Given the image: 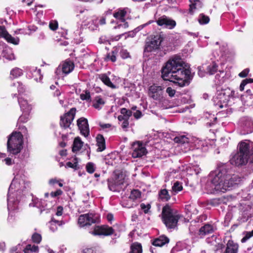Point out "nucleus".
Instances as JSON below:
<instances>
[{
	"mask_svg": "<svg viewBox=\"0 0 253 253\" xmlns=\"http://www.w3.org/2000/svg\"><path fill=\"white\" fill-rule=\"evenodd\" d=\"M130 12V9L127 7L123 9H119L113 14L114 17L120 20L122 22H125V18L127 13Z\"/></svg>",
	"mask_w": 253,
	"mask_h": 253,
	"instance_id": "21",
	"label": "nucleus"
},
{
	"mask_svg": "<svg viewBox=\"0 0 253 253\" xmlns=\"http://www.w3.org/2000/svg\"><path fill=\"white\" fill-rule=\"evenodd\" d=\"M97 221V216L92 213L81 214L78 219V223L81 227H87Z\"/></svg>",
	"mask_w": 253,
	"mask_h": 253,
	"instance_id": "9",
	"label": "nucleus"
},
{
	"mask_svg": "<svg viewBox=\"0 0 253 253\" xmlns=\"http://www.w3.org/2000/svg\"><path fill=\"white\" fill-rule=\"evenodd\" d=\"M38 251V247L35 245H28L24 250V253H30V252H36Z\"/></svg>",
	"mask_w": 253,
	"mask_h": 253,
	"instance_id": "43",
	"label": "nucleus"
},
{
	"mask_svg": "<svg viewBox=\"0 0 253 253\" xmlns=\"http://www.w3.org/2000/svg\"><path fill=\"white\" fill-rule=\"evenodd\" d=\"M0 37L4 38L8 42L15 45L18 44L19 42V39L12 37L4 26H0Z\"/></svg>",
	"mask_w": 253,
	"mask_h": 253,
	"instance_id": "15",
	"label": "nucleus"
},
{
	"mask_svg": "<svg viewBox=\"0 0 253 253\" xmlns=\"http://www.w3.org/2000/svg\"><path fill=\"white\" fill-rule=\"evenodd\" d=\"M124 182L123 174L116 175L114 178L108 180V186L110 190L119 191L122 189V185Z\"/></svg>",
	"mask_w": 253,
	"mask_h": 253,
	"instance_id": "10",
	"label": "nucleus"
},
{
	"mask_svg": "<svg viewBox=\"0 0 253 253\" xmlns=\"http://www.w3.org/2000/svg\"><path fill=\"white\" fill-rule=\"evenodd\" d=\"M18 102L21 109L24 112L28 113L32 109V106L29 104L27 100L22 97L18 98Z\"/></svg>",
	"mask_w": 253,
	"mask_h": 253,
	"instance_id": "23",
	"label": "nucleus"
},
{
	"mask_svg": "<svg viewBox=\"0 0 253 253\" xmlns=\"http://www.w3.org/2000/svg\"><path fill=\"white\" fill-rule=\"evenodd\" d=\"M141 208L144 211L145 213H147L150 208V205H145L144 204L142 203L140 205Z\"/></svg>",
	"mask_w": 253,
	"mask_h": 253,
	"instance_id": "55",
	"label": "nucleus"
},
{
	"mask_svg": "<svg viewBox=\"0 0 253 253\" xmlns=\"http://www.w3.org/2000/svg\"><path fill=\"white\" fill-rule=\"evenodd\" d=\"M249 72V70L248 69H246L239 73V76L240 77L244 78L246 77Z\"/></svg>",
	"mask_w": 253,
	"mask_h": 253,
	"instance_id": "56",
	"label": "nucleus"
},
{
	"mask_svg": "<svg viewBox=\"0 0 253 253\" xmlns=\"http://www.w3.org/2000/svg\"><path fill=\"white\" fill-rule=\"evenodd\" d=\"M182 186L181 183L178 181L175 182L172 187V192L173 194H176L178 192H179L182 190Z\"/></svg>",
	"mask_w": 253,
	"mask_h": 253,
	"instance_id": "41",
	"label": "nucleus"
},
{
	"mask_svg": "<svg viewBox=\"0 0 253 253\" xmlns=\"http://www.w3.org/2000/svg\"><path fill=\"white\" fill-rule=\"evenodd\" d=\"M219 241L220 239L215 235H213L211 238L207 239V243L212 245L215 251L220 250L223 247V245L220 243Z\"/></svg>",
	"mask_w": 253,
	"mask_h": 253,
	"instance_id": "19",
	"label": "nucleus"
},
{
	"mask_svg": "<svg viewBox=\"0 0 253 253\" xmlns=\"http://www.w3.org/2000/svg\"><path fill=\"white\" fill-rule=\"evenodd\" d=\"M114 232V230L111 227L107 225H102L101 226L95 225L93 230L89 231V233L93 235H104L109 236L112 235Z\"/></svg>",
	"mask_w": 253,
	"mask_h": 253,
	"instance_id": "11",
	"label": "nucleus"
},
{
	"mask_svg": "<svg viewBox=\"0 0 253 253\" xmlns=\"http://www.w3.org/2000/svg\"><path fill=\"white\" fill-rule=\"evenodd\" d=\"M166 92L171 97L174 96L175 93V90L172 89L171 87H168L166 89Z\"/></svg>",
	"mask_w": 253,
	"mask_h": 253,
	"instance_id": "50",
	"label": "nucleus"
},
{
	"mask_svg": "<svg viewBox=\"0 0 253 253\" xmlns=\"http://www.w3.org/2000/svg\"><path fill=\"white\" fill-rule=\"evenodd\" d=\"M162 215L163 221L168 229L175 228L181 217L176 210L171 209L169 205L163 207Z\"/></svg>",
	"mask_w": 253,
	"mask_h": 253,
	"instance_id": "5",
	"label": "nucleus"
},
{
	"mask_svg": "<svg viewBox=\"0 0 253 253\" xmlns=\"http://www.w3.org/2000/svg\"><path fill=\"white\" fill-rule=\"evenodd\" d=\"M83 144V142L82 141L80 137H78L75 138L72 147L73 152H76L79 151L82 147Z\"/></svg>",
	"mask_w": 253,
	"mask_h": 253,
	"instance_id": "31",
	"label": "nucleus"
},
{
	"mask_svg": "<svg viewBox=\"0 0 253 253\" xmlns=\"http://www.w3.org/2000/svg\"><path fill=\"white\" fill-rule=\"evenodd\" d=\"M23 135L20 132H13L9 136L7 142V151L10 154L17 155L23 148Z\"/></svg>",
	"mask_w": 253,
	"mask_h": 253,
	"instance_id": "6",
	"label": "nucleus"
},
{
	"mask_svg": "<svg viewBox=\"0 0 253 253\" xmlns=\"http://www.w3.org/2000/svg\"><path fill=\"white\" fill-rule=\"evenodd\" d=\"M132 156L133 158L141 157L147 153L146 148L139 142L134 143L132 145Z\"/></svg>",
	"mask_w": 253,
	"mask_h": 253,
	"instance_id": "14",
	"label": "nucleus"
},
{
	"mask_svg": "<svg viewBox=\"0 0 253 253\" xmlns=\"http://www.w3.org/2000/svg\"><path fill=\"white\" fill-rule=\"evenodd\" d=\"M142 249L141 245L138 243H134L131 246V251L129 253H142Z\"/></svg>",
	"mask_w": 253,
	"mask_h": 253,
	"instance_id": "35",
	"label": "nucleus"
},
{
	"mask_svg": "<svg viewBox=\"0 0 253 253\" xmlns=\"http://www.w3.org/2000/svg\"><path fill=\"white\" fill-rule=\"evenodd\" d=\"M2 55L3 58L9 60H12L15 58L12 50L9 48L3 49L2 52Z\"/></svg>",
	"mask_w": 253,
	"mask_h": 253,
	"instance_id": "33",
	"label": "nucleus"
},
{
	"mask_svg": "<svg viewBox=\"0 0 253 253\" xmlns=\"http://www.w3.org/2000/svg\"><path fill=\"white\" fill-rule=\"evenodd\" d=\"M117 51L116 50L112 51L111 53L108 54L107 58L110 60L112 62H114L116 61Z\"/></svg>",
	"mask_w": 253,
	"mask_h": 253,
	"instance_id": "46",
	"label": "nucleus"
},
{
	"mask_svg": "<svg viewBox=\"0 0 253 253\" xmlns=\"http://www.w3.org/2000/svg\"><path fill=\"white\" fill-rule=\"evenodd\" d=\"M5 164L7 165H11L12 164V160L10 158H6L4 160Z\"/></svg>",
	"mask_w": 253,
	"mask_h": 253,
	"instance_id": "64",
	"label": "nucleus"
},
{
	"mask_svg": "<svg viewBox=\"0 0 253 253\" xmlns=\"http://www.w3.org/2000/svg\"><path fill=\"white\" fill-rule=\"evenodd\" d=\"M77 165H78L77 162H75L74 163H72V162H68L66 163V167L76 169Z\"/></svg>",
	"mask_w": 253,
	"mask_h": 253,
	"instance_id": "53",
	"label": "nucleus"
},
{
	"mask_svg": "<svg viewBox=\"0 0 253 253\" xmlns=\"http://www.w3.org/2000/svg\"><path fill=\"white\" fill-rule=\"evenodd\" d=\"M240 181V177L232 174L229 166L223 164L210 173L206 188L210 191L215 190L224 193L238 184Z\"/></svg>",
	"mask_w": 253,
	"mask_h": 253,
	"instance_id": "2",
	"label": "nucleus"
},
{
	"mask_svg": "<svg viewBox=\"0 0 253 253\" xmlns=\"http://www.w3.org/2000/svg\"><path fill=\"white\" fill-rule=\"evenodd\" d=\"M49 229L52 232H55L57 229V224L60 225L62 224L61 221L52 219L49 223Z\"/></svg>",
	"mask_w": 253,
	"mask_h": 253,
	"instance_id": "38",
	"label": "nucleus"
},
{
	"mask_svg": "<svg viewBox=\"0 0 253 253\" xmlns=\"http://www.w3.org/2000/svg\"><path fill=\"white\" fill-rule=\"evenodd\" d=\"M189 1L190 2L189 12L191 14H193L195 9L200 8L202 7L203 0H189Z\"/></svg>",
	"mask_w": 253,
	"mask_h": 253,
	"instance_id": "22",
	"label": "nucleus"
},
{
	"mask_svg": "<svg viewBox=\"0 0 253 253\" xmlns=\"http://www.w3.org/2000/svg\"><path fill=\"white\" fill-rule=\"evenodd\" d=\"M128 120L127 119H126L124 121H123L122 124V127L123 128H126L128 126V125H129V123H128Z\"/></svg>",
	"mask_w": 253,
	"mask_h": 253,
	"instance_id": "61",
	"label": "nucleus"
},
{
	"mask_svg": "<svg viewBox=\"0 0 253 253\" xmlns=\"http://www.w3.org/2000/svg\"><path fill=\"white\" fill-rule=\"evenodd\" d=\"M159 197L160 199L163 202H167L170 198V196L169 193L168 191L166 189H162L159 192Z\"/></svg>",
	"mask_w": 253,
	"mask_h": 253,
	"instance_id": "29",
	"label": "nucleus"
},
{
	"mask_svg": "<svg viewBox=\"0 0 253 253\" xmlns=\"http://www.w3.org/2000/svg\"><path fill=\"white\" fill-rule=\"evenodd\" d=\"M83 253H96V252L93 249L88 248L84 249Z\"/></svg>",
	"mask_w": 253,
	"mask_h": 253,
	"instance_id": "62",
	"label": "nucleus"
},
{
	"mask_svg": "<svg viewBox=\"0 0 253 253\" xmlns=\"http://www.w3.org/2000/svg\"><path fill=\"white\" fill-rule=\"evenodd\" d=\"M133 115L136 119H139L142 116V113L139 110H137L135 112L133 113Z\"/></svg>",
	"mask_w": 253,
	"mask_h": 253,
	"instance_id": "57",
	"label": "nucleus"
},
{
	"mask_svg": "<svg viewBox=\"0 0 253 253\" xmlns=\"http://www.w3.org/2000/svg\"><path fill=\"white\" fill-rule=\"evenodd\" d=\"M120 54L121 56L124 59H126L129 57V53L125 49H122L120 52Z\"/></svg>",
	"mask_w": 253,
	"mask_h": 253,
	"instance_id": "51",
	"label": "nucleus"
},
{
	"mask_svg": "<svg viewBox=\"0 0 253 253\" xmlns=\"http://www.w3.org/2000/svg\"><path fill=\"white\" fill-rule=\"evenodd\" d=\"M86 170L89 173H92L95 170V164L92 162L88 163L86 165Z\"/></svg>",
	"mask_w": 253,
	"mask_h": 253,
	"instance_id": "45",
	"label": "nucleus"
},
{
	"mask_svg": "<svg viewBox=\"0 0 253 253\" xmlns=\"http://www.w3.org/2000/svg\"><path fill=\"white\" fill-rule=\"evenodd\" d=\"M163 39L160 34L152 37L146 42L144 49L145 52H151L159 48Z\"/></svg>",
	"mask_w": 253,
	"mask_h": 253,
	"instance_id": "7",
	"label": "nucleus"
},
{
	"mask_svg": "<svg viewBox=\"0 0 253 253\" xmlns=\"http://www.w3.org/2000/svg\"><path fill=\"white\" fill-rule=\"evenodd\" d=\"M24 178V175L17 174L13 179L7 194V207L8 210H14L17 208L18 202L15 199V192L21 193L29 186V183L25 182Z\"/></svg>",
	"mask_w": 253,
	"mask_h": 253,
	"instance_id": "4",
	"label": "nucleus"
},
{
	"mask_svg": "<svg viewBox=\"0 0 253 253\" xmlns=\"http://www.w3.org/2000/svg\"><path fill=\"white\" fill-rule=\"evenodd\" d=\"M30 72L31 73V77L37 81H40L42 79V75L41 73V70L37 68L33 67L30 69Z\"/></svg>",
	"mask_w": 253,
	"mask_h": 253,
	"instance_id": "27",
	"label": "nucleus"
},
{
	"mask_svg": "<svg viewBox=\"0 0 253 253\" xmlns=\"http://www.w3.org/2000/svg\"><path fill=\"white\" fill-rule=\"evenodd\" d=\"M141 192L138 190H133L129 195V199L135 200L140 198Z\"/></svg>",
	"mask_w": 253,
	"mask_h": 253,
	"instance_id": "42",
	"label": "nucleus"
},
{
	"mask_svg": "<svg viewBox=\"0 0 253 253\" xmlns=\"http://www.w3.org/2000/svg\"><path fill=\"white\" fill-rule=\"evenodd\" d=\"M122 115H123L126 119L128 120L129 117L132 115V111L126 109L125 108H122L120 111Z\"/></svg>",
	"mask_w": 253,
	"mask_h": 253,
	"instance_id": "44",
	"label": "nucleus"
},
{
	"mask_svg": "<svg viewBox=\"0 0 253 253\" xmlns=\"http://www.w3.org/2000/svg\"><path fill=\"white\" fill-rule=\"evenodd\" d=\"M229 161L236 166L245 165L249 161L250 167L253 169V142L245 140L240 142L238 151L231 154Z\"/></svg>",
	"mask_w": 253,
	"mask_h": 253,
	"instance_id": "3",
	"label": "nucleus"
},
{
	"mask_svg": "<svg viewBox=\"0 0 253 253\" xmlns=\"http://www.w3.org/2000/svg\"><path fill=\"white\" fill-rule=\"evenodd\" d=\"M244 126L245 129H247V133H251L253 131V122L249 119L246 120Z\"/></svg>",
	"mask_w": 253,
	"mask_h": 253,
	"instance_id": "37",
	"label": "nucleus"
},
{
	"mask_svg": "<svg viewBox=\"0 0 253 253\" xmlns=\"http://www.w3.org/2000/svg\"><path fill=\"white\" fill-rule=\"evenodd\" d=\"M32 238L34 242L39 244L41 241L42 236L39 234L35 233L33 235Z\"/></svg>",
	"mask_w": 253,
	"mask_h": 253,
	"instance_id": "48",
	"label": "nucleus"
},
{
	"mask_svg": "<svg viewBox=\"0 0 253 253\" xmlns=\"http://www.w3.org/2000/svg\"><path fill=\"white\" fill-rule=\"evenodd\" d=\"M162 77L164 80L177 84L182 87L189 84L192 76L182 59L174 56L169 59L162 68Z\"/></svg>",
	"mask_w": 253,
	"mask_h": 253,
	"instance_id": "1",
	"label": "nucleus"
},
{
	"mask_svg": "<svg viewBox=\"0 0 253 253\" xmlns=\"http://www.w3.org/2000/svg\"><path fill=\"white\" fill-rule=\"evenodd\" d=\"M252 237H253V230L251 231L246 232L245 236L241 239V242H246Z\"/></svg>",
	"mask_w": 253,
	"mask_h": 253,
	"instance_id": "47",
	"label": "nucleus"
},
{
	"mask_svg": "<svg viewBox=\"0 0 253 253\" xmlns=\"http://www.w3.org/2000/svg\"><path fill=\"white\" fill-rule=\"evenodd\" d=\"M214 231V228L212 225L207 224L201 227L199 230V235L203 237L206 234L211 233Z\"/></svg>",
	"mask_w": 253,
	"mask_h": 253,
	"instance_id": "26",
	"label": "nucleus"
},
{
	"mask_svg": "<svg viewBox=\"0 0 253 253\" xmlns=\"http://www.w3.org/2000/svg\"><path fill=\"white\" fill-rule=\"evenodd\" d=\"M63 208L61 206H59L57 208V212L56 214L58 216H60L62 214L63 212Z\"/></svg>",
	"mask_w": 253,
	"mask_h": 253,
	"instance_id": "63",
	"label": "nucleus"
},
{
	"mask_svg": "<svg viewBox=\"0 0 253 253\" xmlns=\"http://www.w3.org/2000/svg\"><path fill=\"white\" fill-rule=\"evenodd\" d=\"M99 79L106 85L112 88H116V86L111 82L110 78L105 74H100Z\"/></svg>",
	"mask_w": 253,
	"mask_h": 253,
	"instance_id": "28",
	"label": "nucleus"
},
{
	"mask_svg": "<svg viewBox=\"0 0 253 253\" xmlns=\"http://www.w3.org/2000/svg\"><path fill=\"white\" fill-rule=\"evenodd\" d=\"M105 101L103 99L99 96L96 97L95 102L93 104V106L96 109L100 110L102 108V106L104 105Z\"/></svg>",
	"mask_w": 253,
	"mask_h": 253,
	"instance_id": "34",
	"label": "nucleus"
},
{
	"mask_svg": "<svg viewBox=\"0 0 253 253\" xmlns=\"http://www.w3.org/2000/svg\"><path fill=\"white\" fill-rule=\"evenodd\" d=\"M23 74L22 70L18 68L13 69L10 72V77L16 78L21 76Z\"/></svg>",
	"mask_w": 253,
	"mask_h": 253,
	"instance_id": "40",
	"label": "nucleus"
},
{
	"mask_svg": "<svg viewBox=\"0 0 253 253\" xmlns=\"http://www.w3.org/2000/svg\"><path fill=\"white\" fill-rule=\"evenodd\" d=\"M49 27L52 30H55L58 27V23L56 21H51L50 22Z\"/></svg>",
	"mask_w": 253,
	"mask_h": 253,
	"instance_id": "52",
	"label": "nucleus"
},
{
	"mask_svg": "<svg viewBox=\"0 0 253 253\" xmlns=\"http://www.w3.org/2000/svg\"><path fill=\"white\" fill-rule=\"evenodd\" d=\"M62 193H63L62 191L60 189H58V190H56L55 192H52L50 193V195L53 197H55L58 196L62 195Z\"/></svg>",
	"mask_w": 253,
	"mask_h": 253,
	"instance_id": "54",
	"label": "nucleus"
},
{
	"mask_svg": "<svg viewBox=\"0 0 253 253\" xmlns=\"http://www.w3.org/2000/svg\"><path fill=\"white\" fill-rule=\"evenodd\" d=\"M163 89L162 86L153 84L149 88L148 95L154 100L160 102L165 101L166 100L163 96Z\"/></svg>",
	"mask_w": 253,
	"mask_h": 253,
	"instance_id": "8",
	"label": "nucleus"
},
{
	"mask_svg": "<svg viewBox=\"0 0 253 253\" xmlns=\"http://www.w3.org/2000/svg\"><path fill=\"white\" fill-rule=\"evenodd\" d=\"M76 109L72 108L70 111L66 113L60 118V126L64 128L69 127L74 119Z\"/></svg>",
	"mask_w": 253,
	"mask_h": 253,
	"instance_id": "13",
	"label": "nucleus"
},
{
	"mask_svg": "<svg viewBox=\"0 0 253 253\" xmlns=\"http://www.w3.org/2000/svg\"><path fill=\"white\" fill-rule=\"evenodd\" d=\"M169 242V239L168 237L165 236H161L153 241L152 245L156 247H162Z\"/></svg>",
	"mask_w": 253,
	"mask_h": 253,
	"instance_id": "24",
	"label": "nucleus"
},
{
	"mask_svg": "<svg viewBox=\"0 0 253 253\" xmlns=\"http://www.w3.org/2000/svg\"><path fill=\"white\" fill-rule=\"evenodd\" d=\"M19 250H21L20 245L18 244L17 246L12 247L10 249V253H14L15 252H17V251H19Z\"/></svg>",
	"mask_w": 253,
	"mask_h": 253,
	"instance_id": "58",
	"label": "nucleus"
},
{
	"mask_svg": "<svg viewBox=\"0 0 253 253\" xmlns=\"http://www.w3.org/2000/svg\"><path fill=\"white\" fill-rule=\"evenodd\" d=\"M206 73L209 75L214 74L217 70V65L215 62H212L205 68Z\"/></svg>",
	"mask_w": 253,
	"mask_h": 253,
	"instance_id": "32",
	"label": "nucleus"
},
{
	"mask_svg": "<svg viewBox=\"0 0 253 253\" xmlns=\"http://www.w3.org/2000/svg\"><path fill=\"white\" fill-rule=\"evenodd\" d=\"M156 22L159 26L170 30L173 29L176 25L175 20L166 15H163L159 17Z\"/></svg>",
	"mask_w": 253,
	"mask_h": 253,
	"instance_id": "12",
	"label": "nucleus"
},
{
	"mask_svg": "<svg viewBox=\"0 0 253 253\" xmlns=\"http://www.w3.org/2000/svg\"><path fill=\"white\" fill-rule=\"evenodd\" d=\"M218 93L220 94V95H222L228 101L230 98V95L231 94V89L229 88H227L225 89H222L220 91H219Z\"/></svg>",
	"mask_w": 253,
	"mask_h": 253,
	"instance_id": "39",
	"label": "nucleus"
},
{
	"mask_svg": "<svg viewBox=\"0 0 253 253\" xmlns=\"http://www.w3.org/2000/svg\"><path fill=\"white\" fill-rule=\"evenodd\" d=\"M198 20L200 24L205 25L209 23L210 19L208 16L201 13L199 15Z\"/></svg>",
	"mask_w": 253,
	"mask_h": 253,
	"instance_id": "36",
	"label": "nucleus"
},
{
	"mask_svg": "<svg viewBox=\"0 0 253 253\" xmlns=\"http://www.w3.org/2000/svg\"><path fill=\"white\" fill-rule=\"evenodd\" d=\"M173 141L180 144H184L189 143V139L185 135H180L175 137Z\"/></svg>",
	"mask_w": 253,
	"mask_h": 253,
	"instance_id": "30",
	"label": "nucleus"
},
{
	"mask_svg": "<svg viewBox=\"0 0 253 253\" xmlns=\"http://www.w3.org/2000/svg\"><path fill=\"white\" fill-rule=\"evenodd\" d=\"M239 246L232 240H229L226 244V248L223 253H238Z\"/></svg>",
	"mask_w": 253,
	"mask_h": 253,
	"instance_id": "18",
	"label": "nucleus"
},
{
	"mask_svg": "<svg viewBox=\"0 0 253 253\" xmlns=\"http://www.w3.org/2000/svg\"><path fill=\"white\" fill-rule=\"evenodd\" d=\"M18 91L19 93H23L25 90V88L24 85L22 84H20V83H18Z\"/></svg>",
	"mask_w": 253,
	"mask_h": 253,
	"instance_id": "59",
	"label": "nucleus"
},
{
	"mask_svg": "<svg viewBox=\"0 0 253 253\" xmlns=\"http://www.w3.org/2000/svg\"><path fill=\"white\" fill-rule=\"evenodd\" d=\"M61 68L60 66L57 68L56 73L60 69L62 70L63 73L68 74L72 71L74 68V65L73 62L71 61H65L61 65Z\"/></svg>",
	"mask_w": 253,
	"mask_h": 253,
	"instance_id": "20",
	"label": "nucleus"
},
{
	"mask_svg": "<svg viewBox=\"0 0 253 253\" xmlns=\"http://www.w3.org/2000/svg\"><path fill=\"white\" fill-rule=\"evenodd\" d=\"M80 98L83 100H89L90 99V92L86 90L84 93L81 94Z\"/></svg>",
	"mask_w": 253,
	"mask_h": 253,
	"instance_id": "49",
	"label": "nucleus"
},
{
	"mask_svg": "<svg viewBox=\"0 0 253 253\" xmlns=\"http://www.w3.org/2000/svg\"><path fill=\"white\" fill-rule=\"evenodd\" d=\"M99 126L102 129H107L111 127V125L110 124H100Z\"/></svg>",
	"mask_w": 253,
	"mask_h": 253,
	"instance_id": "60",
	"label": "nucleus"
},
{
	"mask_svg": "<svg viewBox=\"0 0 253 253\" xmlns=\"http://www.w3.org/2000/svg\"><path fill=\"white\" fill-rule=\"evenodd\" d=\"M96 144L98 146L97 151L99 152H102L106 148L105 146V140L101 134H98L96 138Z\"/></svg>",
	"mask_w": 253,
	"mask_h": 253,
	"instance_id": "25",
	"label": "nucleus"
},
{
	"mask_svg": "<svg viewBox=\"0 0 253 253\" xmlns=\"http://www.w3.org/2000/svg\"><path fill=\"white\" fill-rule=\"evenodd\" d=\"M77 125L81 133L85 137H87L89 133L88 122L86 119L81 118L77 121Z\"/></svg>",
	"mask_w": 253,
	"mask_h": 253,
	"instance_id": "16",
	"label": "nucleus"
},
{
	"mask_svg": "<svg viewBox=\"0 0 253 253\" xmlns=\"http://www.w3.org/2000/svg\"><path fill=\"white\" fill-rule=\"evenodd\" d=\"M214 105L215 106L219 107L220 108H222L224 106L227 105L228 101L222 95L217 92L216 96L212 99Z\"/></svg>",
	"mask_w": 253,
	"mask_h": 253,
	"instance_id": "17",
	"label": "nucleus"
}]
</instances>
